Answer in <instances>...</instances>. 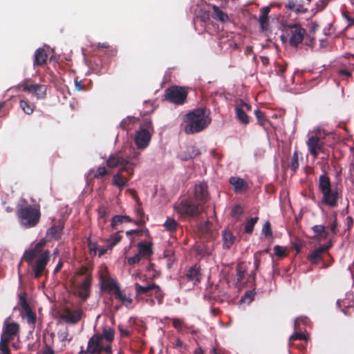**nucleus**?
<instances>
[{"label":"nucleus","instance_id":"nucleus-1","mask_svg":"<svg viewBox=\"0 0 354 354\" xmlns=\"http://www.w3.org/2000/svg\"><path fill=\"white\" fill-rule=\"evenodd\" d=\"M64 227L63 221H59L57 225H54L48 230L45 238L41 239L33 248L24 252L22 260L31 267L34 278L39 279L48 273L46 266L50 261V252L48 250H44V247L48 241L59 240Z\"/></svg>","mask_w":354,"mask_h":354},{"label":"nucleus","instance_id":"nucleus-2","mask_svg":"<svg viewBox=\"0 0 354 354\" xmlns=\"http://www.w3.org/2000/svg\"><path fill=\"white\" fill-rule=\"evenodd\" d=\"M184 121L186 123L184 130L187 134L198 133L211 123V119L204 108L195 109L189 112L185 115Z\"/></svg>","mask_w":354,"mask_h":354},{"label":"nucleus","instance_id":"nucleus-3","mask_svg":"<svg viewBox=\"0 0 354 354\" xmlns=\"http://www.w3.org/2000/svg\"><path fill=\"white\" fill-rule=\"evenodd\" d=\"M25 204H19L16 215L19 224L25 228L35 227L39 222L41 212L39 206L28 204L24 200Z\"/></svg>","mask_w":354,"mask_h":354},{"label":"nucleus","instance_id":"nucleus-4","mask_svg":"<svg viewBox=\"0 0 354 354\" xmlns=\"http://www.w3.org/2000/svg\"><path fill=\"white\" fill-rule=\"evenodd\" d=\"M140 156V153L136 150L126 158L123 157L120 153H116L109 156L106 160V165L110 168L120 167V172L127 171L133 176L134 167L139 163Z\"/></svg>","mask_w":354,"mask_h":354},{"label":"nucleus","instance_id":"nucleus-5","mask_svg":"<svg viewBox=\"0 0 354 354\" xmlns=\"http://www.w3.org/2000/svg\"><path fill=\"white\" fill-rule=\"evenodd\" d=\"M174 209L182 217L196 218L201 213L203 207L199 203H194L190 198H185L176 203Z\"/></svg>","mask_w":354,"mask_h":354},{"label":"nucleus","instance_id":"nucleus-6","mask_svg":"<svg viewBox=\"0 0 354 354\" xmlns=\"http://www.w3.org/2000/svg\"><path fill=\"white\" fill-rule=\"evenodd\" d=\"M308 152L316 159L319 153H326V148L324 138L322 137L319 131L308 136L306 141Z\"/></svg>","mask_w":354,"mask_h":354},{"label":"nucleus","instance_id":"nucleus-7","mask_svg":"<svg viewBox=\"0 0 354 354\" xmlns=\"http://www.w3.org/2000/svg\"><path fill=\"white\" fill-rule=\"evenodd\" d=\"M188 91L186 88L172 86L165 91V100L177 105L183 104L187 100Z\"/></svg>","mask_w":354,"mask_h":354},{"label":"nucleus","instance_id":"nucleus-8","mask_svg":"<svg viewBox=\"0 0 354 354\" xmlns=\"http://www.w3.org/2000/svg\"><path fill=\"white\" fill-rule=\"evenodd\" d=\"M201 279L202 273L201 267L198 265L195 264L189 268L185 274L181 277V281L190 282L194 286L200 283Z\"/></svg>","mask_w":354,"mask_h":354},{"label":"nucleus","instance_id":"nucleus-9","mask_svg":"<svg viewBox=\"0 0 354 354\" xmlns=\"http://www.w3.org/2000/svg\"><path fill=\"white\" fill-rule=\"evenodd\" d=\"M194 198L202 207L209 198L208 186L205 182L196 184L194 187Z\"/></svg>","mask_w":354,"mask_h":354},{"label":"nucleus","instance_id":"nucleus-10","mask_svg":"<svg viewBox=\"0 0 354 354\" xmlns=\"http://www.w3.org/2000/svg\"><path fill=\"white\" fill-rule=\"evenodd\" d=\"M19 87L23 91L34 94L37 99H43L46 95V86L44 84L21 83L19 85Z\"/></svg>","mask_w":354,"mask_h":354},{"label":"nucleus","instance_id":"nucleus-11","mask_svg":"<svg viewBox=\"0 0 354 354\" xmlns=\"http://www.w3.org/2000/svg\"><path fill=\"white\" fill-rule=\"evenodd\" d=\"M322 203L330 207H337L339 198L342 196L341 193L338 192L337 189H331L322 192Z\"/></svg>","mask_w":354,"mask_h":354},{"label":"nucleus","instance_id":"nucleus-12","mask_svg":"<svg viewBox=\"0 0 354 354\" xmlns=\"http://www.w3.org/2000/svg\"><path fill=\"white\" fill-rule=\"evenodd\" d=\"M290 27L291 28L290 44L292 46L297 47L303 41L306 31L299 24H293Z\"/></svg>","mask_w":354,"mask_h":354},{"label":"nucleus","instance_id":"nucleus-13","mask_svg":"<svg viewBox=\"0 0 354 354\" xmlns=\"http://www.w3.org/2000/svg\"><path fill=\"white\" fill-rule=\"evenodd\" d=\"M155 283H147L142 286L138 283H135L136 299L138 302L144 301L145 298L152 295V292Z\"/></svg>","mask_w":354,"mask_h":354},{"label":"nucleus","instance_id":"nucleus-14","mask_svg":"<svg viewBox=\"0 0 354 354\" xmlns=\"http://www.w3.org/2000/svg\"><path fill=\"white\" fill-rule=\"evenodd\" d=\"M104 342L98 334L93 335L88 342L87 352L90 354H101Z\"/></svg>","mask_w":354,"mask_h":354},{"label":"nucleus","instance_id":"nucleus-15","mask_svg":"<svg viewBox=\"0 0 354 354\" xmlns=\"http://www.w3.org/2000/svg\"><path fill=\"white\" fill-rule=\"evenodd\" d=\"M91 286V277L87 276L84 281L77 286L75 294L82 299L83 301H86L90 296Z\"/></svg>","mask_w":354,"mask_h":354},{"label":"nucleus","instance_id":"nucleus-16","mask_svg":"<svg viewBox=\"0 0 354 354\" xmlns=\"http://www.w3.org/2000/svg\"><path fill=\"white\" fill-rule=\"evenodd\" d=\"M151 134L147 129H140L136 133L135 142L138 149H145L149 145Z\"/></svg>","mask_w":354,"mask_h":354},{"label":"nucleus","instance_id":"nucleus-17","mask_svg":"<svg viewBox=\"0 0 354 354\" xmlns=\"http://www.w3.org/2000/svg\"><path fill=\"white\" fill-rule=\"evenodd\" d=\"M82 314L83 311L81 309L75 310L66 309L61 317L67 323L75 324L81 319Z\"/></svg>","mask_w":354,"mask_h":354},{"label":"nucleus","instance_id":"nucleus-18","mask_svg":"<svg viewBox=\"0 0 354 354\" xmlns=\"http://www.w3.org/2000/svg\"><path fill=\"white\" fill-rule=\"evenodd\" d=\"M212 227V223L209 221H206L205 222L198 224V233L199 236L205 241H208L212 239L213 234Z\"/></svg>","mask_w":354,"mask_h":354},{"label":"nucleus","instance_id":"nucleus-19","mask_svg":"<svg viewBox=\"0 0 354 354\" xmlns=\"http://www.w3.org/2000/svg\"><path fill=\"white\" fill-rule=\"evenodd\" d=\"M230 183L233 186L234 192L241 194L248 189V183L239 177L232 176L230 178Z\"/></svg>","mask_w":354,"mask_h":354},{"label":"nucleus","instance_id":"nucleus-20","mask_svg":"<svg viewBox=\"0 0 354 354\" xmlns=\"http://www.w3.org/2000/svg\"><path fill=\"white\" fill-rule=\"evenodd\" d=\"M260 12L261 15L259 18V22L260 24V31L263 32L268 30L269 28L268 15L270 12V7H263L261 8Z\"/></svg>","mask_w":354,"mask_h":354},{"label":"nucleus","instance_id":"nucleus-21","mask_svg":"<svg viewBox=\"0 0 354 354\" xmlns=\"http://www.w3.org/2000/svg\"><path fill=\"white\" fill-rule=\"evenodd\" d=\"M48 54L45 48H39L34 53L33 66H41L46 63Z\"/></svg>","mask_w":354,"mask_h":354},{"label":"nucleus","instance_id":"nucleus-22","mask_svg":"<svg viewBox=\"0 0 354 354\" xmlns=\"http://www.w3.org/2000/svg\"><path fill=\"white\" fill-rule=\"evenodd\" d=\"M137 247L138 253L142 258H148L153 254L152 243L150 242H140Z\"/></svg>","mask_w":354,"mask_h":354},{"label":"nucleus","instance_id":"nucleus-23","mask_svg":"<svg viewBox=\"0 0 354 354\" xmlns=\"http://www.w3.org/2000/svg\"><path fill=\"white\" fill-rule=\"evenodd\" d=\"M102 288L108 291L116 292V290H119L120 286L115 280L110 277H104L101 280Z\"/></svg>","mask_w":354,"mask_h":354},{"label":"nucleus","instance_id":"nucleus-24","mask_svg":"<svg viewBox=\"0 0 354 354\" xmlns=\"http://www.w3.org/2000/svg\"><path fill=\"white\" fill-rule=\"evenodd\" d=\"M213 12L212 13V17L222 23H226L230 21V18L227 13L223 12L219 7L216 5H212Z\"/></svg>","mask_w":354,"mask_h":354},{"label":"nucleus","instance_id":"nucleus-25","mask_svg":"<svg viewBox=\"0 0 354 354\" xmlns=\"http://www.w3.org/2000/svg\"><path fill=\"white\" fill-rule=\"evenodd\" d=\"M337 304L345 315H350L354 310L353 302L350 299L337 300Z\"/></svg>","mask_w":354,"mask_h":354},{"label":"nucleus","instance_id":"nucleus-26","mask_svg":"<svg viewBox=\"0 0 354 354\" xmlns=\"http://www.w3.org/2000/svg\"><path fill=\"white\" fill-rule=\"evenodd\" d=\"M129 175L130 174L129 173ZM132 176H129L128 178L122 176L120 172L113 175L112 179V183L113 185L118 187L120 189L128 185V181Z\"/></svg>","mask_w":354,"mask_h":354},{"label":"nucleus","instance_id":"nucleus-27","mask_svg":"<svg viewBox=\"0 0 354 354\" xmlns=\"http://www.w3.org/2000/svg\"><path fill=\"white\" fill-rule=\"evenodd\" d=\"M19 330V325L17 323H4L3 332L6 333L7 335L15 337L16 335H17Z\"/></svg>","mask_w":354,"mask_h":354},{"label":"nucleus","instance_id":"nucleus-28","mask_svg":"<svg viewBox=\"0 0 354 354\" xmlns=\"http://www.w3.org/2000/svg\"><path fill=\"white\" fill-rule=\"evenodd\" d=\"M318 188L321 193L332 189L330 178L327 175L322 174L319 177Z\"/></svg>","mask_w":354,"mask_h":354},{"label":"nucleus","instance_id":"nucleus-29","mask_svg":"<svg viewBox=\"0 0 354 354\" xmlns=\"http://www.w3.org/2000/svg\"><path fill=\"white\" fill-rule=\"evenodd\" d=\"M235 113L238 120L243 124H248L250 122L249 117L241 105H236L235 107Z\"/></svg>","mask_w":354,"mask_h":354},{"label":"nucleus","instance_id":"nucleus-30","mask_svg":"<svg viewBox=\"0 0 354 354\" xmlns=\"http://www.w3.org/2000/svg\"><path fill=\"white\" fill-rule=\"evenodd\" d=\"M315 233L314 238L319 240H324L328 237V232L325 230V227L321 225H316L312 227Z\"/></svg>","mask_w":354,"mask_h":354},{"label":"nucleus","instance_id":"nucleus-31","mask_svg":"<svg viewBox=\"0 0 354 354\" xmlns=\"http://www.w3.org/2000/svg\"><path fill=\"white\" fill-rule=\"evenodd\" d=\"M236 281L241 283L245 277L248 270L247 263L245 262H240L236 266Z\"/></svg>","mask_w":354,"mask_h":354},{"label":"nucleus","instance_id":"nucleus-32","mask_svg":"<svg viewBox=\"0 0 354 354\" xmlns=\"http://www.w3.org/2000/svg\"><path fill=\"white\" fill-rule=\"evenodd\" d=\"M19 106L23 111L27 115L32 114L35 107L34 104L30 103L27 99L24 97L20 100Z\"/></svg>","mask_w":354,"mask_h":354},{"label":"nucleus","instance_id":"nucleus-33","mask_svg":"<svg viewBox=\"0 0 354 354\" xmlns=\"http://www.w3.org/2000/svg\"><path fill=\"white\" fill-rule=\"evenodd\" d=\"M104 340L109 344H111L114 339V330L111 327H104L102 330V334H98Z\"/></svg>","mask_w":354,"mask_h":354},{"label":"nucleus","instance_id":"nucleus-34","mask_svg":"<svg viewBox=\"0 0 354 354\" xmlns=\"http://www.w3.org/2000/svg\"><path fill=\"white\" fill-rule=\"evenodd\" d=\"M122 236L120 235L119 232L111 234L109 239L106 240L107 248L111 250L116 245H118L122 240Z\"/></svg>","mask_w":354,"mask_h":354},{"label":"nucleus","instance_id":"nucleus-35","mask_svg":"<svg viewBox=\"0 0 354 354\" xmlns=\"http://www.w3.org/2000/svg\"><path fill=\"white\" fill-rule=\"evenodd\" d=\"M223 245L225 248L229 249L234 242L235 236L230 231L223 232Z\"/></svg>","mask_w":354,"mask_h":354},{"label":"nucleus","instance_id":"nucleus-36","mask_svg":"<svg viewBox=\"0 0 354 354\" xmlns=\"http://www.w3.org/2000/svg\"><path fill=\"white\" fill-rule=\"evenodd\" d=\"M322 254L323 250L317 248L308 255V259L312 263L317 264L322 259Z\"/></svg>","mask_w":354,"mask_h":354},{"label":"nucleus","instance_id":"nucleus-37","mask_svg":"<svg viewBox=\"0 0 354 354\" xmlns=\"http://www.w3.org/2000/svg\"><path fill=\"white\" fill-rule=\"evenodd\" d=\"M23 312L24 317L26 319L28 324L34 326L36 322V314L30 307L24 310Z\"/></svg>","mask_w":354,"mask_h":354},{"label":"nucleus","instance_id":"nucleus-38","mask_svg":"<svg viewBox=\"0 0 354 354\" xmlns=\"http://www.w3.org/2000/svg\"><path fill=\"white\" fill-rule=\"evenodd\" d=\"M114 297L116 299L120 300L124 305H129L132 303V299L130 297H127V295L121 290H116V292H114Z\"/></svg>","mask_w":354,"mask_h":354},{"label":"nucleus","instance_id":"nucleus-39","mask_svg":"<svg viewBox=\"0 0 354 354\" xmlns=\"http://www.w3.org/2000/svg\"><path fill=\"white\" fill-rule=\"evenodd\" d=\"M153 286V289L152 295H153L154 297L157 299L158 305H161L162 304L165 293L158 285L155 283Z\"/></svg>","mask_w":354,"mask_h":354},{"label":"nucleus","instance_id":"nucleus-40","mask_svg":"<svg viewBox=\"0 0 354 354\" xmlns=\"http://www.w3.org/2000/svg\"><path fill=\"white\" fill-rule=\"evenodd\" d=\"M163 225L168 232L173 233L177 230L178 223L174 218H167Z\"/></svg>","mask_w":354,"mask_h":354},{"label":"nucleus","instance_id":"nucleus-41","mask_svg":"<svg viewBox=\"0 0 354 354\" xmlns=\"http://www.w3.org/2000/svg\"><path fill=\"white\" fill-rule=\"evenodd\" d=\"M91 68L96 74L102 73L103 65L101 59L99 57L94 58L91 62Z\"/></svg>","mask_w":354,"mask_h":354},{"label":"nucleus","instance_id":"nucleus-42","mask_svg":"<svg viewBox=\"0 0 354 354\" xmlns=\"http://www.w3.org/2000/svg\"><path fill=\"white\" fill-rule=\"evenodd\" d=\"M259 217H253L250 218L245 224L244 230L247 234H251L254 230V227L257 223Z\"/></svg>","mask_w":354,"mask_h":354},{"label":"nucleus","instance_id":"nucleus-43","mask_svg":"<svg viewBox=\"0 0 354 354\" xmlns=\"http://www.w3.org/2000/svg\"><path fill=\"white\" fill-rule=\"evenodd\" d=\"M19 305L21 307L23 310L30 307L27 301L26 292H21L19 295Z\"/></svg>","mask_w":354,"mask_h":354},{"label":"nucleus","instance_id":"nucleus-44","mask_svg":"<svg viewBox=\"0 0 354 354\" xmlns=\"http://www.w3.org/2000/svg\"><path fill=\"white\" fill-rule=\"evenodd\" d=\"M274 254L280 259H283L287 256V250L285 247L275 245L273 248Z\"/></svg>","mask_w":354,"mask_h":354},{"label":"nucleus","instance_id":"nucleus-45","mask_svg":"<svg viewBox=\"0 0 354 354\" xmlns=\"http://www.w3.org/2000/svg\"><path fill=\"white\" fill-rule=\"evenodd\" d=\"M243 213V207L239 205H236L234 206L232 209V216L234 218V219L237 221L239 220L240 216Z\"/></svg>","mask_w":354,"mask_h":354},{"label":"nucleus","instance_id":"nucleus-46","mask_svg":"<svg viewBox=\"0 0 354 354\" xmlns=\"http://www.w3.org/2000/svg\"><path fill=\"white\" fill-rule=\"evenodd\" d=\"M138 220L135 221V223L138 226H143L145 224V212L142 207H138L136 209Z\"/></svg>","mask_w":354,"mask_h":354},{"label":"nucleus","instance_id":"nucleus-47","mask_svg":"<svg viewBox=\"0 0 354 354\" xmlns=\"http://www.w3.org/2000/svg\"><path fill=\"white\" fill-rule=\"evenodd\" d=\"M87 245L91 255H96L98 250L97 242L92 241L91 238L87 239Z\"/></svg>","mask_w":354,"mask_h":354},{"label":"nucleus","instance_id":"nucleus-48","mask_svg":"<svg viewBox=\"0 0 354 354\" xmlns=\"http://www.w3.org/2000/svg\"><path fill=\"white\" fill-rule=\"evenodd\" d=\"M97 213H98L99 222L100 223L102 221V223L104 224L106 222V217H107V212H106V207L104 206L99 207V208L97 209Z\"/></svg>","mask_w":354,"mask_h":354},{"label":"nucleus","instance_id":"nucleus-49","mask_svg":"<svg viewBox=\"0 0 354 354\" xmlns=\"http://www.w3.org/2000/svg\"><path fill=\"white\" fill-rule=\"evenodd\" d=\"M187 151H188L187 154L185 153V154L180 155L181 160H188L189 159L194 158L198 154V153L196 152L194 147L189 148V149H187Z\"/></svg>","mask_w":354,"mask_h":354},{"label":"nucleus","instance_id":"nucleus-50","mask_svg":"<svg viewBox=\"0 0 354 354\" xmlns=\"http://www.w3.org/2000/svg\"><path fill=\"white\" fill-rule=\"evenodd\" d=\"M254 115L257 119L259 124L261 126H264L266 122V118L265 117L264 113L259 109H257L254 111Z\"/></svg>","mask_w":354,"mask_h":354},{"label":"nucleus","instance_id":"nucleus-51","mask_svg":"<svg viewBox=\"0 0 354 354\" xmlns=\"http://www.w3.org/2000/svg\"><path fill=\"white\" fill-rule=\"evenodd\" d=\"M172 325L178 331L183 332L184 321L179 318H172Z\"/></svg>","mask_w":354,"mask_h":354},{"label":"nucleus","instance_id":"nucleus-52","mask_svg":"<svg viewBox=\"0 0 354 354\" xmlns=\"http://www.w3.org/2000/svg\"><path fill=\"white\" fill-rule=\"evenodd\" d=\"M299 157H298V153L297 151H295L293 153V156L291 158V163H290V169L293 171H296L297 169L299 167V161H298Z\"/></svg>","mask_w":354,"mask_h":354},{"label":"nucleus","instance_id":"nucleus-53","mask_svg":"<svg viewBox=\"0 0 354 354\" xmlns=\"http://www.w3.org/2000/svg\"><path fill=\"white\" fill-rule=\"evenodd\" d=\"M262 232H263V234L266 236V237H272V229H271V224L270 223L269 221H267L263 227V229H262Z\"/></svg>","mask_w":354,"mask_h":354},{"label":"nucleus","instance_id":"nucleus-54","mask_svg":"<svg viewBox=\"0 0 354 354\" xmlns=\"http://www.w3.org/2000/svg\"><path fill=\"white\" fill-rule=\"evenodd\" d=\"M141 129H147L149 131L153 133V127L151 120L150 119H145L141 124Z\"/></svg>","mask_w":354,"mask_h":354},{"label":"nucleus","instance_id":"nucleus-55","mask_svg":"<svg viewBox=\"0 0 354 354\" xmlns=\"http://www.w3.org/2000/svg\"><path fill=\"white\" fill-rule=\"evenodd\" d=\"M122 223L124 222L122 218V215H115L111 218V226L113 229L116 230L118 224Z\"/></svg>","mask_w":354,"mask_h":354},{"label":"nucleus","instance_id":"nucleus-56","mask_svg":"<svg viewBox=\"0 0 354 354\" xmlns=\"http://www.w3.org/2000/svg\"><path fill=\"white\" fill-rule=\"evenodd\" d=\"M13 337L3 332L1 336L0 345L9 346L10 342L13 339Z\"/></svg>","mask_w":354,"mask_h":354},{"label":"nucleus","instance_id":"nucleus-57","mask_svg":"<svg viewBox=\"0 0 354 354\" xmlns=\"http://www.w3.org/2000/svg\"><path fill=\"white\" fill-rule=\"evenodd\" d=\"M108 174L106 169L104 167H100L97 168L95 174H94L95 178H102L104 176Z\"/></svg>","mask_w":354,"mask_h":354},{"label":"nucleus","instance_id":"nucleus-58","mask_svg":"<svg viewBox=\"0 0 354 354\" xmlns=\"http://www.w3.org/2000/svg\"><path fill=\"white\" fill-rule=\"evenodd\" d=\"M142 259V257L138 254V253L136 254L133 257H129L127 259V263L130 266H133L136 263H138Z\"/></svg>","mask_w":354,"mask_h":354},{"label":"nucleus","instance_id":"nucleus-59","mask_svg":"<svg viewBox=\"0 0 354 354\" xmlns=\"http://www.w3.org/2000/svg\"><path fill=\"white\" fill-rule=\"evenodd\" d=\"M306 335L301 333H295L289 338L290 341L306 339Z\"/></svg>","mask_w":354,"mask_h":354},{"label":"nucleus","instance_id":"nucleus-60","mask_svg":"<svg viewBox=\"0 0 354 354\" xmlns=\"http://www.w3.org/2000/svg\"><path fill=\"white\" fill-rule=\"evenodd\" d=\"M261 252H257L254 254V264L255 271L258 270L261 263L260 254Z\"/></svg>","mask_w":354,"mask_h":354},{"label":"nucleus","instance_id":"nucleus-61","mask_svg":"<svg viewBox=\"0 0 354 354\" xmlns=\"http://www.w3.org/2000/svg\"><path fill=\"white\" fill-rule=\"evenodd\" d=\"M353 219L351 216H348L346 218V228L344 230V232H346V231H350L352 226L353 225Z\"/></svg>","mask_w":354,"mask_h":354},{"label":"nucleus","instance_id":"nucleus-62","mask_svg":"<svg viewBox=\"0 0 354 354\" xmlns=\"http://www.w3.org/2000/svg\"><path fill=\"white\" fill-rule=\"evenodd\" d=\"M337 226V218L335 216L334 221L330 224V229L333 234H337L338 232Z\"/></svg>","mask_w":354,"mask_h":354},{"label":"nucleus","instance_id":"nucleus-63","mask_svg":"<svg viewBox=\"0 0 354 354\" xmlns=\"http://www.w3.org/2000/svg\"><path fill=\"white\" fill-rule=\"evenodd\" d=\"M328 4V0H319L317 2V11H321L324 9V8Z\"/></svg>","mask_w":354,"mask_h":354},{"label":"nucleus","instance_id":"nucleus-64","mask_svg":"<svg viewBox=\"0 0 354 354\" xmlns=\"http://www.w3.org/2000/svg\"><path fill=\"white\" fill-rule=\"evenodd\" d=\"M0 354H11L9 346L0 345Z\"/></svg>","mask_w":354,"mask_h":354}]
</instances>
